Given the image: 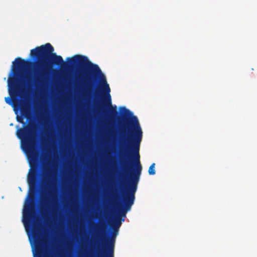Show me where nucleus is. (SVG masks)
I'll use <instances>...</instances> for the list:
<instances>
[{"label":"nucleus","instance_id":"obj_1","mask_svg":"<svg viewBox=\"0 0 257 257\" xmlns=\"http://www.w3.org/2000/svg\"><path fill=\"white\" fill-rule=\"evenodd\" d=\"M54 50L53 47L50 43L37 47L31 50V57L37 60L36 64L39 70L33 80L27 78L28 88H32L33 86L36 88L43 87L48 83L49 65H55L60 68L78 65L82 68L79 71V76L82 83L87 87L88 92H91L98 81H99L102 94L104 98V104L109 108L110 118L111 119H116L118 116L116 106L113 107L111 104L110 88L99 66L92 63L87 57L80 55L67 58L66 62L61 56L53 53Z\"/></svg>","mask_w":257,"mask_h":257},{"label":"nucleus","instance_id":"obj_2","mask_svg":"<svg viewBox=\"0 0 257 257\" xmlns=\"http://www.w3.org/2000/svg\"><path fill=\"white\" fill-rule=\"evenodd\" d=\"M123 114L127 125H122L121 133L125 134L129 125L132 130L129 132L125 147H123V142H120L118 153V163L121 170L128 177V187L122 197V204L117 207L116 216L120 218L125 217L126 213L130 210L134 203L135 193L142 170L139 151L143 132L137 116L133 114Z\"/></svg>","mask_w":257,"mask_h":257},{"label":"nucleus","instance_id":"obj_3","mask_svg":"<svg viewBox=\"0 0 257 257\" xmlns=\"http://www.w3.org/2000/svg\"><path fill=\"white\" fill-rule=\"evenodd\" d=\"M30 62L21 58H17L13 62L14 75L11 74L8 78L9 92L12 98L9 97H5L7 103L13 106L15 111L20 108L22 115L30 119L32 115L31 105L26 101L21 102L19 99L14 96L21 97L23 90L19 84L18 76L19 73L22 69L26 68Z\"/></svg>","mask_w":257,"mask_h":257},{"label":"nucleus","instance_id":"obj_4","mask_svg":"<svg viewBox=\"0 0 257 257\" xmlns=\"http://www.w3.org/2000/svg\"><path fill=\"white\" fill-rule=\"evenodd\" d=\"M27 232L31 231L35 247L34 257H48L46 241L42 236V231L36 220H23Z\"/></svg>","mask_w":257,"mask_h":257},{"label":"nucleus","instance_id":"obj_5","mask_svg":"<svg viewBox=\"0 0 257 257\" xmlns=\"http://www.w3.org/2000/svg\"><path fill=\"white\" fill-rule=\"evenodd\" d=\"M46 173L47 182L50 181L53 186V188L52 191L50 192L49 193L50 198L46 196L42 198V202L46 208V211H47V209L50 210L52 215L54 216L58 212V196L55 193L54 180L51 177V172L47 169Z\"/></svg>","mask_w":257,"mask_h":257},{"label":"nucleus","instance_id":"obj_6","mask_svg":"<svg viewBox=\"0 0 257 257\" xmlns=\"http://www.w3.org/2000/svg\"><path fill=\"white\" fill-rule=\"evenodd\" d=\"M114 239L112 237L104 247L103 253L105 257H113Z\"/></svg>","mask_w":257,"mask_h":257},{"label":"nucleus","instance_id":"obj_7","mask_svg":"<svg viewBox=\"0 0 257 257\" xmlns=\"http://www.w3.org/2000/svg\"><path fill=\"white\" fill-rule=\"evenodd\" d=\"M124 219H121L119 216H116V217L115 218V221H114V225L113 228V232L112 235L110 237V238L108 240H106V243H105V247H106L107 242L109 241V240L110 239V238L112 237H113V238H114L115 239V236L116 235V234L117 233L118 228L120 226L122 221H124Z\"/></svg>","mask_w":257,"mask_h":257},{"label":"nucleus","instance_id":"obj_8","mask_svg":"<svg viewBox=\"0 0 257 257\" xmlns=\"http://www.w3.org/2000/svg\"><path fill=\"white\" fill-rule=\"evenodd\" d=\"M105 225L103 222H101L97 228V236L100 237L101 240H103V232L105 231Z\"/></svg>","mask_w":257,"mask_h":257},{"label":"nucleus","instance_id":"obj_9","mask_svg":"<svg viewBox=\"0 0 257 257\" xmlns=\"http://www.w3.org/2000/svg\"><path fill=\"white\" fill-rule=\"evenodd\" d=\"M155 164L153 163L149 167V169L148 170V173L150 175H153L155 174L156 171L155 170Z\"/></svg>","mask_w":257,"mask_h":257},{"label":"nucleus","instance_id":"obj_10","mask_svg":"<svg viewBox=\"0 0 257 257\" xmlns=\"http://www.w3.org/2000/svg\"><path fill=\"white\" fill-rule=\"evenodd\" d=\"M17 120L19 122L23 123V118L21 116H17Z\"/></svg>","mask_w":257,"mask_h":257},{"label":"nucleus","instance_id":"obj_11","mask_svg":"<svg viewBox=\"0 0 257 257\" xmlns=\"http://www.w3.org/2000/svg\"><path fill=\"white\" fill-rule=\"evenodd\" d=\"M94 95L96 97H97L99 96V93L97 89H95V92H94Z\"/></svg>","mask_w":257,"mask_h":257},{"label":"nucleus","instance_id":"obj_12","mask_svg":"<svg viewBox=\"0 0 257 257\" xmlns=\"http://www.w3.org/2000/svg\"><path fill=\"white\" fill-rule=\"evenodd\" d=\"M101 108H102V107L100 106V105H98L97 107V110L98 112H100V110H101Z\"/></svg>","mask_w":257,"mask_h":257}]
</instances>
